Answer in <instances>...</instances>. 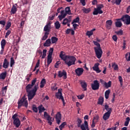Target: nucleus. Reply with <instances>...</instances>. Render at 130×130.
<instances>
[{
  "instance_id": "338daca9",
  "label": "nucleus",
  "mask_w": 130,
  "mask_h": 130,
  "mask_svg": "<svg viewBox=\"0 0 130 130\" xmlns=\"http://www.w3.org/2000/svg\"><path fill=\"white\" fill-rule=\"evenodd\" d=\"M116 129H117V127L115 126V127L108 128L107 130H116Z\"/></svg>"
},
{
  "instance_id": "5fc2aeb1",
  "label": "nucleus",
  "mask_w": 130,
  "mask_h": 130,
  "mask_svg": "<svg viewBox=\"0 0 130 130\" xmlns=\"http://www.w3.org/2000/svg\"><path fill=\"white\" fill-rule=\"evenodd\" d=\"M57 87H56V84H54V85L51 87V89L52 91L57 90Z\"/></svg>"
},
{
  "instance_id": "6ab92c4d",
  "label": "nucleus",
  "mask_w": 130,
  "mask_h": 130,
  "mask_svg": "<svg viewBox=\"0 0 130 130\" xmlns=\"http://www.w3.org/2000/svg\"><path fill=\"white\" fill-rule=\"evenodd\" d=\"M80 84L81 85V86L82 88L84 89V91H87V84L85 81H80Z\"/></svg>"
},
{
  "instance_id": "09e8293b",
  "label": "nucleus",
  "mask_w": 130,
  "mask_h": 130,
  "mask_svg": "<svg viewBox=\"0 0 130 130\" xmlns=\"http://www.w3.org/2000/svg\"><path fill=\"white\" fill-rule=\"evenodd\" d=\"M8 86H5V87H2V91L3 92V94L6 93L7 90Z\"/></svg>"
},
{
  "instance_id": "2eb2a0df",
  "label": "nucleus",
  "mask_w": 130,
  "mask_h": 130,
  "mask_svg": "<svg viewBox=\"0 0 130 130\" xmlns=\"http://www.w3.org/2000/svg\"><path fill=\"white\" fill-rule=\"evenodd\" d=\"M56 123L58 124H60V123L61 122V114L60 112H58L57 114L56 115Z\"/></svg>"
},
{
  "instance_id": "e2e57ef3",
  "label": "nucleus",
  "mask_w": 130,
  "mask_h": 130,
  "mask_svg": "<svg viewBox=\"0 0 130 130\" xmlns=\"http://www.w3.org/2000/svg\"><path fill=\"white\" fill-rule=\"evenodd\" d=\"M84 98V94H82L81 95H78V98L79 100H82Z\"/></svg>"
},
{
  "instance_id": "e433bc0d",
  "label": "nucleus",
  "mask_w": 130,
  "mask_h": 130,
  "mask_svg": "<svg viewBox=\"0 0 130 130\" xmlns=\"http://www.w3.org/2000/svg\"><path fill=\"white\" fill-rule=\"evenodd\" d=\"M66 125H67V122H63L59 126V129L60 130H62V129L63 128L64 126H66Z\"/></svg>"
},
{
  "instance_id": "ea45409f",
  "label": "nucleus",
  "mask_w": 130,
  "mask_h": 130,
  "mask_svg": "<svg viewBox=\"0 0 130 130\" xmlns=\"http://www.w3.org/2000/svg\"><path fill=\"white\" fill-rule=\"evenodd\" d=\"M55 27L56 29H59V28H60V24L59 23V22L56 21L55 23Z\"/></svg>"
},
{
  "instance_id": "0e129e2a",
  "label": "nucleus",
  "mask_w": 130,
  "mask_h": 130,
  "mask_svg": "<svg viewBox=\"0 0 130 130\" xmlns=\"http://www.w3.org/2000/svg\"><path fill=\"white\" fill-rule=\"evenodd\" d=\"M80 1L82 6H86V2H85V0H80Z\"/></svg>"
},
{
  "instance_id": "4468645a",
  "label": "nucleus",
  "mask_w": 130,
  "mask_h": 130,
  "mask_svg": "<svg viewBox=\"0 0 130 130\" xmlns=\"http://www.w3.org/2000/svg\"><path fill=\"white\" fill-rule=\"evenodd\" d=\"M84 70L82 68H78L75 70V73L77 76H81L84 73Z\"/></svg>"
},
{
  "instance_id": "20e7f679",
  "label": "nucleus",
  "mask_w": 130,
  "mask_h": 130,
  "mask_svg": "<svg viewBox=\"0 0 130 130\" xmlns=\"http://www.w3.org/2000/svg\"><path fill=\"white\" fill-rule=\"evenodd\" d=\"M104 107L105 109H106L107 112L104 113L103 116V119L104 120L106 121L110 117L111 114L112 112V108H109V106L108 105H105Z\"/></svg>"
},
{
  "instance_id": "f704fd0d",
  "label": "nucleus",
  "mask_w": 130,
  "mask_h": 130,
  "mask_svg": "<svg viewBox=\"0 0 130 130\" xmlns=\"http://www.w3.org/2000/svg\"><path fill=\"white\" fill-rule=\"evenodd\" d=\"M51 41L52 44H55L57 42L58 38L55 37H52L51 38Z\"/></svg>"
},
{
  "instance_id": "4c0bfd02",
  "label": "nucleus",
  "mask_w": 130,
  "mask_h": 130,
  "mask_svg": "<svg viewBox=\"0 0 130 130\" xmlns=\"http://www.w3.org/2000/svg\"><path fill=\"white\" fill-rule=\"evenodd\" d=\"M130 121V118L129 117H127L126 118V121L124 123V125L127 126L129 124V122Z\"/></svg>"
},
{
  "instance_id": "c85d7f7f",
  "label": "nucleus",
  "mask_w": 130,
  "mask_h": 130,
  "mask_svg": "<svg viewBox=\"0 0 130 130\" xmlns=\"http://www.w3.org/2000/svg\"><path fill=\"white\" fill-rule=\"evenodd\" d=\"M104 102V98L103 97H100L98 99V104L100 105H103Z\"/></svg>"
},
{
  "instance_id": "f03ea898",
  "label": "nucleus",
  "mask_w": 130,
  "mask_h": 130,
  "mask_svg": "<svg viewBox=\"0 0 130 130\" xmlns=\"http://www.w3.org/2000/svg\"><path fill=\"white\" fill-rule=\"evenodd\" d=\"M59 57L61 58V59L64 61L65 64L69 67L75 64L76 61V57L73 56L66 55V53H64L63 51H60Z\"/></svg>"
},
{
  "instance_id": "bb28decb",
  "label": "nucleus",
  "mask_w": 130,
  "mask_h": 130,
  "mask_svg": "<svg viewBox=\"0 0 130 130\" xmlns=\"http://www.w3.org/2000/svg\"><path fill=\"white\" fill-rule=\"evenodd\" d=\"M115 25L116 27H118L119 28H120L121 26H122V23H121V21H120V19L117 20V21L115 22Z\"/></svg>"
},
{
  "instance_id": "f8f14e48",
  "label": "nucleus",
  "mask_w": 130,
  "mask_h": 130,
  "mask_svg": "<svg viewBox=\"0 0 130 130\" xmlns=\"http://www.w3.org/2000/svg\"><path fill=\"white\" fill-rule=\"evenodd\" d=\"M51 29V21H48L44 28V31L46 32H49Z\"/></svg>"
},
{
  "instance_id": "58836bf2",
  "label": "nucleus",
  "mask_w": 130,
  "mask_h": 130,
  "mask_svg": "<svg viewBox=\"0 0 130 130\" xmlns=\"http://www.w3.org/2000/svg\"><path fill=\"white\" fill-rule=\"evenodd\" d=\"M47 52V50L46 49H44L43 50V55L42 56V58L44 59L45 58V57L46 56V53Z\"/></svg>"
},
{
  "instance_id": "de8ad7c7",
  "label": "nucleus",
  "mask_w": 130,
  "mask_h": 130,
  "mask_svg": "<svg viewBox=\"0 0 130 130\" xmlns=\"http://www.w3.org/2000/svg\"><path fill=\"white\" fill-rule=\"evenodd\" d=\"M80 21V18L77 17L75 19H74L73 21L72 22V24H74V23H79Z\"/></svg>"
},
{
  "instance_id": "b1692460",
  "label": "nucleus",
  "mask_w": 130,
  "mask_h": 130,
  "mask_svg": "<svg viewBox=\"0 0 130 130\" xmlns=\"http://www.w3.org/2000/svg\"><path fill=\"white\" fill-rule=\"evenodd\" d=\"M112 82L111 81H108V83L106 82H104V86L107 89L108 88L111 87V86Z\"/></svg>"
},
{
  "instance_id": "1a4fd4ad",
  "label": "nucleus",
  "mask_w": 130,
  "mask_h": 130,
  "mask_svg": "<svg viewBox=\"0 0 130 130\" xmlns=\"http://www.w3.org/2000/svg\"><path fill=\"white\" fill-rule=\"evenodd\" d=\"M91 87L92 90L96 91L99 89L100 83L98 80H94L93 83L91 84Z\"/></svg>"
},
{
  "instance_id": "ddd939ff",
  "label": "nucleus",
  "mask_w": 130,
  "mask_h": 130,
  "mask_svg": "<svg viewBox=\"0 0 130 130\" xmlns=\"http://www.w3.org/2000/svg\"><path fill=\"white\" fill-rule=\"evenodd\" d=\"M77 122L78 127H81V128L82 130H86L84 124H83L81 125V124L82 122V121L80 118H77Z\"/></svg>"
},
{
  "instance_id": "c756f323",
  "label": "nucleus",
  "mask_w": 130,
  "mask_h": 130,
  "mask_svg": "<svg viewBox=\"0 0 130 130\" xmlns=\"http://www.w3.org/2000/svg\"><path fill=\"white\" fill-rule=\"evenodd\" d=\"M51 40L50 39H47L44 44V47H49L50 46Z\"/></svg>"
},
{
  "instance_id": "69168bd1",
  "label": "nucleus",
  "mask_w": 130,
  "mask_h": 130,
  "mask_svg": "<svg viewBox=\"0 0 130 130\" xmlns=\"http://www.w3.org/2000/svg\"><path fill=\"white\" fill-rule=\"evenodd\" d=\"M116 5H120V3H121V0H116Z\"/></svg>"
},
{
  "instance_id": "49530a36",
  "label": "nucleus",
  "mask_w": 130,
  "mask_h": 130,
  "mask_svg": "<svg viewBox=\"0 0 130 130\" xmlns=\"http://www.w3.org/2000/svg\"><path fill=\"white\" fill-rule=\"evenodd\" d=\"M15 61L13 57H11L10 59V67L12 68L14 64Z\"/></svg>"
},
{
  "instance_id": "7c9ffc66",
  "label": "nucleus",
  "mask_w": 130,
  "mask_h": 130,
  "mask_svg": "<svg viewBox=\"0 0 130 130\" xmlns=\"http://www.w3.org/2000/svg\"><path fill=\"white\" fill-rule=\"evenodd\" d=\"M52 56H47V64L48 66L52 62Z\"/></svg>"
},
{
  "instance_id": "c9c22d12",
  "label": "nucleus",
  "mask_w": 130,
  "mask_h": 130,
  "mask_svg": "<svg viewBox=\"0 0 130 130\" xmlns=\"http://www.w3.org/2000/svg\"><path fill=\"white\" fill-rule=\"evenodd\" d=\"M68 23H71V20L70 19L65 18L62 22L63 25H67Z\"/></svg>"
},
{
  "instance_id": "f257e3e1",
  "label": "nucleus",
  "mask_w": 130,
  "mask_h": 130,
  "mask_svg": "<svg viewBox=\"0 0 130 130\" xmlns=\"http://www.w3.org/2000/svg\"><path fill=\"white\" fill-rule=\"evenodd\" d=\"M37 81V78H35L32 80L31 84H28L25 87V89L27 93L28 100L29 102H30L31 100H32L36 96V92L39 88L38 85H36L34 88L31 90L32 86L35 85Z\"/></svg>"
},
{
  "instance_id": "a19ab883",
  "label": "nucleus",
  "mask_w": 130,
  "mask_h": 130,
  "mask_svg": "<svg viewBox=\"0 0 130 130\" xmlns=\"http://www.w3.org/2000/svg\"><path fill=\"white\" fill-rule=\"evenodd\" d=\"M65 12L66 13V14H67L68 15H71V10L70 9V7H67L65 9Z\"/></svg>"
},
{
  "instance_id": "603ef678",
  "label": "nucleus",
  "mask_w": 130,
  "mask_h": 130,
  "mask_svg": "<svg viewBox=\"0 0 130 130\" xmlns=\"http://www.w3.org/2000/svg\"><path fill=\"white\" fill-rule=\"evenodd\" d=\"M54 17H55V14H52L49 16V20H53L54 19Z\"/></svg>"
},
{
  "instance_id": "2f4dec72",
  "label": "nucleus",
  "mask_w": 130,
  "mask_h": 130,
  "mask_svg": "<svg viewBox=\"0 0 130 130\" xmlns=\"http://www.w3.org/2000/svg\"><path fill=\"white\" fill-rule=\"evenodd\" d=\"M82 11L83 13H85V14H88V13H90L91 12V9L90 8H85V7H83L82 9Z\"/></svg>"
},
{
  "instance_id": "3c124183",
  "label": "nucleus",
  "mask_w": 130,
  "mask_h": 130,
  "mask_svg": "<svg viewBox=\"0 0 130 130\" xmlns=\"http://www.w3.org/2000/svg\"><path fill=\"white\" fill-rule=\"evenodd\" d=\"M93 43L94 45H96L97 46L96 48H101V45L100 43H98V42L93 41Z\"/></svg>"
},
{
  "instance_id": "a211bd4d",
  "label": "nucleus",
  "mask_w": 130,
  "mask_h": 130,
  "mask_svg": "<svg viewBox=\"0 0 130 130\" xmlns=\"http://www.w3.org/2000/svg\"><path fill=\"white\" fill-rule=\"evenodd\" d=\"M61 15H59L58 16V18H59V21H61L63 19V18L66 17V16H67V14L66 13V11L64 10H62L60 12Z\"/></svg>"
},
{
  "instance_id": "72a5a7b5",
  "label": "nucleus",
  "mask_w": 130,
  "mask_h": 130,
  "mask_svg": "<svg viewBox=\"0 0 130 130\" xmlns=\"http://www.w3.org/2000/svg\"><path fill=\"white\" fill-rule=\"evenodd\" d=\"M32 110H33V111L36 113H37L38 110V108L36 106V105H32Z\"/></svg>"
},
{
  "instance_id": "aec40b11",
  "label": "nucleus",
  "mask_w": 130,
  "mask_h": 130,
  "mask_svg": "<svg viewBox=\"0 0 130 130\" xmlns=\"http://www.w3.org/2000/svg\"><path fill=\"white\" fill-rule=\"evenodd\" d=\"M17 12V4H15L14 5H13L11 11L10 12L11 15H14V14H16Z\"/></svg>"
},
{
  "instance_id": "9b49d317",
  "label": "nucleus",
  "mask_w": 130,
  "mask_h": 130,
  "mask_svg": "<svg viewBox=\"0 0 130 130\" xmlns=\"http://www.w3.org/2000/svg\"><path fill=\"white\" fill-rule=\"evenodd\" d=\"M58 77L60 78L63 77L64 79H67V73L65 70L59 71L58 73Z\"/></svg>"
},
{
  "instance_id": "4be33fe9",
  "label": "nucleus",
  "mask_w": 130,
  "mask_h": 130,
  "mask_svg": "<svg viewBox=\"0 0 130 130\" xmlns=\"http://www.w3.org/2000/svg\"><path fill=\"white\" fill-rule=\"evenodd\" d=\"M55 96L59 100H60V99L62 97H63L62 96V92L60 91V89H58V92H56V93H55Z\"/></svg>"
},
{
  "instance_id": "dca6fc26",
  "label": "nucleus",
  "mask_w": 130,
  "mask_h": 130,
  "mask_svg": "<svg viewBox=\"0 0 130 130\" xmlns=\"http://www.w3.org/2000/svg\"><path fill=\"white\" fill-rule=\"evenodd\" d=\"M100 64L99 63H96L94 64V67H92V70L94 71H95L97 74H99L101 72V70H100L99 66Z\"/></svg>"
},
{
  "instance_id": "f3484780",
  "label": "nucleus",
  "mask_w": 130,
  "mask_h": 130,
  "mask_svg": "<svg viewBox=\"0 0 130 130\" xmlns=\"http://www.w3.org/2000/svg\"><path fill=\"white\" fill-rule=\"evenodd\" d=\"M112 20H107L106 22V28L108 29V30H110V29H111V27L112 26Z\"/></svg>"
},
{
  "instance_id": "7ed1b4c3",
  "label": "nucleus",
  "mask_w": 130,
  "mask_h": 130,
  "mask_svg": "<svg viewBox=\"0 0 130 130\" xmlns=\"http://www.w3.org/2000/svg\"><path fill=\"white\" fill-rule=\"evenodd\" d=\"M17 104H18V109H20L22 106L27 108L28 106V101L27 100V98L25 95L23 96L21 99L19 100Z\"/></svg>"
},
{
  "instance_id": "39448f33",
  "label": "nucleus",
  "mask_w": 130,
  "mask_h": 130,
  "mask_svg": "<svg viewBox=\"0 0 130 130\" xmlns=\"http://www.w3.org/2000/svg\"><path fill=\"white\" fill-rule=\"evenodd\" d=\"M103 5H99L96 6V8H94V11L93 12V15H97L98 14H103V11H102V9H103Z\"/></svg>"
},
{
  "instance_id": "864d4df0",
  "label": "nucleus",
  "mask_w": 130,
  "mask_h": 130,
  "mask_svg": "<svg viewBox=\"0 0 130 130\" xmlns=\"http://www.w3.org/2000/svg\"><path fill=\"white\" fill-rule=\"evenodd\" d=\"M32 74H28L27 76L26 77V79L27 81V82H29L30 80V78L31 77Z\"/></svg>"
},
{
  "instance_id": "6e6552de",
  "label": "nucleus",
  "mask_w": 130,
  "mask_h": 130,
  "mask_svg": "<svg viewBox=\"0 0 130 130\" xmlns=\"http://www.w3.org/2000/svg\"><path fill=\"white\" fill-rule=\"evenodd\" d=\"M94 49L96 57L100 59L103 54V52L102 51L101 48H97V47H94Z\"/></svg>"
},
{
  "instance_id": "c03bdc74",
  "label": "nucleus",
  "mask_w": 130,
  "mask_h": 130,
  "mask_svg": "<svg viewBox=\"0 0 130 130\" xmlns=\"http://www.w3.org/2000/svg\"><path fill=\"white\" fill-rule=\"evenodd\" d=\"M54 48H50V50H49V53L48 56H52V53H53Z\"/></svg>"
},
{
  "instance_id": "774afa93",
  "label": "nucleus",
  "mask_w": 130,
  "mask_h": 130,
  "mask_svg": "<svg viewBox=\"0 0 130 130\" xmlns=\"http://www.w3.org/2000/svg\"><path fill=\"white\" fill-rule=\"evenodd\" d=\"M129 12H130V6H128L127 8V10H126V13L127 14H128L129 13Z\"/></svg>"
},
{
  "instance_id": "a878e982",
  "label": "nucleus",
  "mask_w": 130,
  "mask_h": 130,
  "mask_svg": "<svg viewBox=\"0 0 130 130\" xmlns=\"http://www.w3.org/2000/svg\"><path fill=\"white\" fill-rule=\"evenodd\" d=\"M112 67L113 68L114 71H117L119 70V67L117 64L116 63L113 62L112 63Z\"/></svg>"
},
{
  "instance_id": "37998d69",
  "label": "nucleus",
  "mask_w": 130,
  "mask_h": 130,
  "mask_svg": "<svg viewBox=\"0 0 130 130\" xmlns=\"http://www.w3.org/2000/svg\"><path fill=\"white\" fill-rule=\"evenodd\" d=\"M48 35H49V33H45V35L44 36H43V37L42 38V41H45L46 39H47V38L48 37Z\"/></svg>"
},
{
  "instance_id": "5701e85b",
  "label": "nucleus",
  "mask_w": 130,
  "mask_h": 130,
  "mask_svg": "<svg viewBox=\"0 0 130 130\" xmlns=\"http://www.w3.org/2000/svg\"><path fill=\"white\" fill-rule=\"evenodd\" d=\"M46 81L45 79H42L41 82H40V87L41 88H43L44 87L45 85L46 84Z\"/></svg>"
},
{
  "instance_id": "473e14b6",
  "label": "nucleus",
  "mask_w": 130,
  "mask_h": 130,
  "mask_svg": "<svg viewBox=\"0 0 130 130\" xmlns=\"http://www.w3.org/2000/svg\"><path fill=\"white\" fill-rule=\"evenodd\" d=\"M6 44V41L4 39L2 40L1 41V47L2 49H4Z\"/></svg>"
},
{
  "instance_id": "8fccbe9b",
  "label": "nucleus",
  "mask_w": 130,
  "mask_h": 130,
  "mask_svg": "<svg viewBox=\"0 0 130 130\" xmlns=\"http://www.w3.org/2000/svg\"><path fill=\"white\" fill-rule=\"evenodd\" d=\"M118 79H119V81L120 83L121 86H122V85H123V79H122V76H119Z\"/></svg>"
},
{
  "instance_id": "bf43d9fd",
  "label": "nucleus",
  "mask_w": 130,
  "mask_h": 130,
  "mask_svg": "<svg viewBox=\"0 0 130 130\" xmlns=\"http://www.w3.org/2000/svg\"><path fill=\"white\" fill-rule=\"evenodd\" d=\"M40 64V60L38 59L37 64H36L35 69L39 68Z\"/></svg>"
},
{
  "instance_id": "a18cd8bd",
  "label": "nucleus",
  "mask_w": 130,
  "mask_h": 130,
  "mask_svg": "<svg viewBox=\"0 0 130 130\" xmlns=\"http://www.w3.org/2000/svg\"><path fill=\"white\" fill-rule=\"evenodd\" d=\"M99 116L96 115V116L94 117L93 120H92V121H94L95 123H97L99 122Z\"/></svg>"
},
{
  "instance_id": "9d476101",
  "label": "nucleus",
  "mask_w": 130,
  "mask_h": 130,
  "mask_svg": "<svg viewBox=\"0 0 130 130\" xmlns=\"http://www.w3.org/2000/svg\"><path fill=\"white\" fill-rule=\"evenodd\" d=\"M121 20L124 22V24H126V25H129L130 24V16L128 15H125L123 16Z\"/></svg>"
},
{
  "instance_id": "4d7b16f0",
  "label": "nucleus",
  "mask_w": 130,
  "mask_h": 130,
  "mask_svg": "<svg viewBox=\"0 0 130 130\" xmlns=\"http://www.w3.org/2000/svg\"><path fill=\"white\" fill-rule=\"evenodd\" d=\"M112 39H113L115 42H117V39H118L117 36L116 35H114V36H113Z\"/></svg>"
},
{
  "instance_id": "423d86ee",
  "label": "nucleus",
  "mask_w": 130,
  "mask_h": 130,
  "mask_svg": "<svg viewBox=\"0 0 130 130\" xmlns=\"http://www.w3.org/2000/svg\"><path fill=\"white\" fill-rule=\"evenodd\" d=\"M18 114L17 113L15 114L12 116V119L14 120L13 123L16 127L18 128L21 124L19 119L17 117Z\"/></svg>"
},
{
  "instance_id": "412c9836",
  "label": "nucleus",
  "mask_w": 130,
  "mask_h": 130,
  "mask_svg": "<svg viewBox=\"0 0 130 130\" xmlns=\"http://www.w3.org/2000/svg\"><path fill=\"white\" fill-rule=\"evenodd\" d=\"M9 64H10V62H8V59H4L3 67L5 69H7L9 67Z\"/></svg>"
},
{
  "instance_id": "cd10ccee",
  "label": "nucleus",
  "mask_w": 130,
  "mask_h": 130,
  "mask_svg": "<svg viewBox=\"0 0 130 130\" xmlns=\"http://www.w3.org/2000/svg\"><path fill=\"white\" fill-rule=\"evenodd\" d=\"M7 73L6 71H5L3 73H2L0 75L1 79H5L6 77H7Z\"/></svg>"
},
{
  "instance_id": "79ce46f5",
  "label": "nucleus",
  "mask_w": 130,
  "mask_h": 130,
  "mask_svg": "<svg viewBox=\"0 0 130 130\" xmlns=\"http://www.w3.org/2000/svg\"><path fill=\"white\" fill-rule=\"evenodd\" d=\"M125 58L127 61H130V53H127L126 54Z\"/></svg>"
},
{
  "instance_id": "680f3d73",
  "label": "nucleus",
  "mask_w": 130,
  "mask_h": 130,
  "mask_svg": "<svg viewBox=\"0 0 130 130\" xmlns=\"http://www.w3.org/2000/svg\"><path fill=\"white\" fill-rule=\"evenodd\" d=\"M67 33H75V31L73 29H67Z\"/></svg>"
},
{
  "instance_id": "13d9d810",
  "label": "nucleus",
  "mask_w": 130,
  "mask_h": 130,
  "mask_svg": "<svg viewBox=\"0 0 130 130\" xmlns=\"http://www.w3.org/2000/svg\"><path fill=\"white\" fill-rule=\"evenodd\" d=\"M0 25H2V26L4 27V26L6 25V21H5V20H1Z\"/></svg>"
},
{
  "instance_id": "6e6d98bb",
  "label": "nucleus",
  "mask_w": 130,
  "mask_h": 130,
  "mask_svg": "<svg viewBox=\"0 0 130 130\" xmlns=\"http://www.w3.org/2000/svg\"><path fill=\"white\" fill-rule=\"evenodd\" d=\"M11 22H8L6 26V30H8V29H9L10 27H11Z\"/></svg>"
},
{
  "instance_id": "0eeeda50",
  "label": "nucleus",
  "mask_w": 130,
  "mask_h": 130,
  "mask_svg": "<svg viewBox=\"0 0 130 130\" xmlns=\"http://www.w3.org/2000/svg\"><path fill=\"white\" fill-rule=\"evenodd\" d=\"M44 116L46 119L48 121V123L50 125H52V122H53L54 120V118H52L47 112H44Z\"/></svg>"
},
{
  "instance_id": "052dcab7",
  "label": "nucleus",
  "mask_w": 130,
  "mask_h": 130,
  "mask_svg": "<svg viewBox=\"0 0 130 130\" xmlns=\"http://www.w3.org/2000/svg\"><path fill=\"white\" fill-rule=\"evenodd\" d=\"M60 62L59 61L56 62V63L54 64V68H57L58 66H59Z\"/></svg>"
},
{
  "instance_id": "393cba45",
  "label": "nucleus",
  "mask_w": 130,
  "mask_h": 130,
  "mask_svg": "<svg viewBox=\"0 0 130 130\" xmlns=\"http://www.w3.org/2000/svg\"><path fill=\"white\" fill-rule=\"evenodd\" d=\"M38 109H39V113L40 114H42V112H43L44 111H45V108L43 107V105H41L38 107Z\"/></svg>"
}]
</instances>
